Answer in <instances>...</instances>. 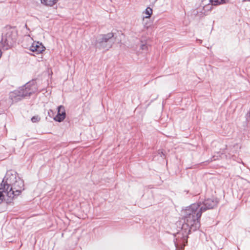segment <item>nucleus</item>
<instances>
[{"label":"nucleus","instance_id":"nucleus-2","mask_svg":"<svg viewBox=\"0 0 250 250\" xmlns=\"http://www.w3.org/2000/svg\"><path fill=\"white\" fill-rule=\"evenodd\" d=\"M1 184L5 188L7 197L12 200L15 196L19 195L24 189L23 181L13 171H8Z\"/></svg>","mask_w":250,"mask_h":250},{"label":"nucleus","instance_id":"nucleus-7","mask_svg":"<svg viewBox=\"0 0 250 250\" xmlns=\"http://www.w3.org/2000/svg\"><path fill=\"white\" fill-rule=\"evenodd\" d=\"M30 50L33 52H35L37 54L42 53L45 49L44 46L42 43L39 42H34L32 43V45L29 47Z\"/></svg>","mask_w":250,"mask_h":250},{"label":"nucleus","instance_id":"nucleus-8","mask_svg":"<svg viewBox=\"0 0 250 250\" xmlns=\"http://www.w3.org/2000/svg\"><path fill=\"white\" fill-rule=\"evenodd\" d=\"M9 98L13 103L17 102L23 98L20 89L14 90L9 93Z\"/></svg>","mask_w":250,"mask_h":250},{"label":"nucleus","instance_id":"nucleus-6","mask_svg":"<svg viewBox=\"0 0 250 250\" xmlns=\"http://www.w3.org/2000/svg\"><path fill=\"white\" fill-rule=\"evenodd\" d=\"M217 201L216 200H213L211 199H208L203 202V204L201 203V208L204 209V212L207 209L213 208L217 206Z\"/></svg>","mask_w":250,"mask_h":250},{"label":"nucleus","instance_id":"nucleus-16","mask_svg":"<svg viewBox=\"0 0 250 250\" xmlns=\"http://www.w3.org/2000/svg\"><path fill=\"white\" fill-rule=\"evenodd\" d=\"M27 39L28 40H30V41H33V39H32V38H31L30 37V36H28L27 37Z\"/></svg>","mask_w":250,"mask_h":250},{"label":"nucleus","instance_id":"nucleus-1","mask_svg":"<svg viewBox=\"0 0 250 250\" xmlns=\"http://www.w3.org/2000/svg\"><path fill=\"white\" fill-rule=\"evenodd\" d=\"M204 209L201 208V203L191 204L187 207L184 211V223L181 230L174 234V240L176 250H183L188 234L191 231H195L200 227V220Z\"/></svg>","mask_w":250,"mask_h":250},{"label":"nucleus","instance_id":"nucleus-3","mask_svg":"<svg viewBox=\"0 0 250 250\" xmlns=\"http://www.w3.org/2000/svg\"><path fill=\"white\" fill-rule=\"evenodd\" d=\"M16 39V33L14 29L8 27L4 28L0 42V51L1 49L7 50L10 48Z\"/></svg>","mask_w":250,"mask_h":250},{"label":"nucleus","instance_id":"nucleus-15","mask_svg":"<svg viewBox=\"0 0 250 250\" xmlns=\"http://www.w3.org/2000/svg\"><path fill=\"white\" fill-rule=\"evenodd\" d=\"M141 48L142 50H146L147 49V46L146 44H143L141 45Z\"/></svg>","mask_w":250,"mask_h":250},{"label":"nucleus","instance_id":"nucleus-17","mask_svg":"<svg viewBox=\"0 0 250 250\" xmlns=\"http://www.w3.org/2000/svg\"><path fill=\"white\" fill-rule=\"evenodd\" d=\"M163 155L164 156V154L163 152L162 151H161V156L162 157Z\"/></svg>","mask_w":250,"mask_h":250},{"label":"nucleus","instance_id":"nucleus-13","mask_svg":"<svg viewBox=\"0 0 250 250\" xmlns=\"http://www.w3.org/2000/svg\"><path fill=\"white\" fill-rule=\"evenodd\" d=\"M227 0H209L212 5L217 6L226 3Z\"/></svg>","mask_w":250,"mask_h":250},{"label":"nucleus","instance_id":"nucleus-10","mask_svg":"<svg viewBox=\"0 0 250 250\" xmlns=\"http://www.w3.org/2000/svg\"><path fill=\"white\" fill-rule=\"evenodd\" d=\"M3 200H5L7 203H10L11 201L10 200L9 198L7 197L5 188L3 187L1 183L0 184V204H1Z\"/></svg>","mask_w":250,"mask_h":250},{"label":"nucleus","instance_id":"nucleus-4","mask_svg":"<svg viewBox=\"0 0 250 250\" xmlns=\"http://www.w3.org/2000/svg\"><path fill=\"white\" fill-rule=\"evenodd\" d=\"M113 36V33L98 35L96 37L95 43L96 48L105 50H108L112 45V42H111V40Z\"/></svg>","mask_w":250,"mask_h":250},{"label":"nucleus","instance_id":"nucleus-9","mask_svg":"<svg viewBox=\"0 0 250 250\" xmlns=\"http://www.w3.org/2000/svg\"><path fill=\"white\" fill-rule=\"evenodd\" d=\"M65 118V110L63 106L60 105L58 107V114L54 120L59 122L62 121Z\"/></svg>","mask_w":250,"mask_h":250},{"label":"nucleus","instance_id":"nucleus-5","mask_svg":"<svg viewBox=\"0 0 250 250\" xmlns=\"http://www.w3.org/2000/svg\"><path fill=\"white\" fill-rule=\"evenodd\" d=\"M22 93L23 98L29 96L31 94L37 92V87L35 81H31L26 83L24 86L19 88Z\"/></svg>","mask_w":250,"mask_h":250},{"label":"nucleus","instance_id":"nucleus-12","mask_svg":"<svg viewBox=\"0 0 250 250\" xmlns=\"http://www.w3.org/2000/svg\"><path fill=\"white\" fill-rule=\"evenodd\" d=\"M143 13L146 15L145 16L143 17V20L145 18H149L152 14V9L150 7H147Z\"/></svg>","mask_w":250,"mask_h":250},{"label":"nucleus","instance_id":"nucleus-14","mask_svg":"<svg viewBox=\"0 0 250 250\" xmlns=\"http://www.w3.org/2000/svg\"><path fill=\"white\" fill-rule=\"evenodd\" d=\"M40 118L38 116H34L31 118V121L33 123H36L40 121Z\"/></svg>","mask_w":250,"mask_h":250},{"label":"nucleus","instance_id":"nucleus-11","mask_svg":"<svg viewBox=\"0 0 250 250\" xmlns=\"http://www.w3.org/2000/svg\"><path fill=\"white\" fill-rule=\"evenodd\" d=\"M58 0H41L42 4L49 6H52L55 4Z\"/></svg>","mask_w":250,"mask_h":250}]
</instances>
